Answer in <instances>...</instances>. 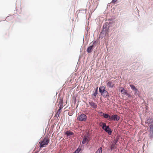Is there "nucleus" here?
I'll return each mask as SVG.
<instances>
[{
    "label": "nucleus",
    "instance_id": "nucleus-1",
    "mask_svg": "<svg viewBox=\"0 0 153 153\" xmlns=\"http://www.w3.org/2000/svg\"><path fill=\"white\" fill-rule=\"evenodd\" d=\"M99 91L101 95L104 97L106 98L108 96V92L107 91L105 90V88L104 86H100L99 88Z\"/></svg>",
    "mask_w": 153,
    "mask_h": 153
},
{
    "label": "nucleus",
    "instance_id": "nucleus-2",
    "mask_svg": "<svg viewBox=\"0 0 153 153\" xmlns=\"http://www.w3.org/2000/svg\"><path fill=\"white\" fill-rule=\"evenodd\" d=\"M49 141L48 138L45 137L42 140H41L39 142V143L40 144V148L44 147L45 145L48 144Z\"/></svg>",
    "mask_w": 153,
    "mask_h": 153
},
{
    "label": "nucleus",
    "instance_id": "nucleus-3",
    "mask_svg": "<svg viewBox=\"0 0 153 153\" xmlns=\"http://www.w3.org/2000/svg\"><path fill=\"white\" fill-rule=\"evenodd\" d=\"M101 126H102V129L108 133L109 135H111V131L108 126H106V124L104 123H102L100 125Z\"/></svg>",
    "mask_w": 153,
    "mask_h": 153
},
{
    "label": "nucleus",
    "instance_id": "nucleus-4",
    "mask_svg": "<svg viewBox=\"0 0 153 153\" xmlns=\"http://www.w3.org/2000/svg\"><path fill=\"white\" fill-rule=\"evenodd\" d=\"M87 118V116L84 114L79 115L77 117V120L79 121H85Z\"/></svg>",
    "mask_w": 153,
    "mask_h": 153
},
{
    "label": "nucleus",
    "instance_id": "nucleus-5",
    "mask_svg": "<svg viewBox=\"0 0 153 153\" xmlns=\"http://www.w3.org/2000/svg\"><path fill=\"white\" fill-rule=\"evenodd\" d=\"M90 140V138L88 135L85 134L83 137V140L82 141V144H84L88 142Z\"/></svg>",
    "mask_w": 153,
    "mask_h": 153
},
{
    "label": "nucleus",
    "instance_id": "nucleus-6",
    "mask_svg": "<svg viewBox=\"0 0 153 153\" xmlns=\"http://www.w3.org/2000/svg\"><path fill=\"white\" fill-rule=\"evenodd\" d=\"M120 117L116 114L112 115L110 116V118L109 119V121L116 120L118 121L119 120Z\"/></svg>",
    "mask_w": 153,
    "mask_h": 153
},
{
    "label": "nucleus",
    "instance_id": "nucleus-7",
    "mask_svg": "<svg viewBox=\"0 0 153 153\" xmlns=\"http://www.w3.org/2000/svg\"><path fill=\"white\" fill-rule=\"evenodd\" d=\"M117 140H114L113 142H111V144L110 146V149L111 150L116 148V143H117Z\"/></svg>",
    "mask_w": 153,
    "mask_h": 153
},
{
    "label": "nucleus",
    "instance_id": "nucleus-8",
    "mask_svg": "<svg viewBox=\"0 0 153 153\" xmlns=\"http://www.w3.org/2000/svg\"><path fill=\"white\" fill-rule=\"evenodd\" d=\"M89 104L91 106V107L96 109L97 108V105L96 103L93 101H91L89 102Z\"/></svg>",
    "mask_w": 153,
    "mask_h": 153
},
{
    "label": "nucleus",
    "instance_id": "nucleus-9",
    "mask_svg": "<svg viewBox=\"0 0 153 153\" xmlns=\"http://www.w3.org/2000/svg\"><path fill=\"white\" fill-rule=\"evenodd\" d=\"M108 87L112 88L114 86V84L112 81H109L107 84Z\"/></svg>",
    "mask_w": 153,
    "mask_h": 153
},
{
    "label": "nucleus",
    "instance_id": "nucleus-10",
    "mask_svg": "<svg viewBox=\"0 0 153 153\" xmlns=\"http://www.w3.org/2000/svg\"><path fill=\"white\" fill-rule=\"evenodd\" d=\"M59 105H60V106L58 110H59V111H60L61 110L63 107L62 100L61 99L59 100Z\"/></svg>",
    "mask_w": 153,
    "mask_h": 153
},
{
    "label": "nucleus",
    "instance_id": "nucleus-11",
    "mask_svg": "<svg viewBox=\"0 0 153 153\" xmlns=\"http://www.w3.org/2000/svg\"><path fill=\"white\" fill-rule=\"evenodd\" d=\"M100 113L101 114H103L102 116L104 117L105 118L108 119L109 120V119L110 118V116H109L108 114H104L102 112H100Z\"/></svg>",
    "mask_w": 153,
    "mask_h": 153
},
{
    "label": "nucleus",
    "instance_id": "nucleus-12",
    "mask_svg": "<svg viewBox=\"0 0 153 153\" xmlns=\"http://www.w3.org/2000/svg\"><path fill=\"white\" fill-rule=\"evenodd\" d=\"M93 47V45H92L88 48L87 49V51L88 53H91Z\"/></svg>",
    "mask_w": 153,
    "mask_h": 153
},
{
    "label": "nucleus",
    "instance_id": "nucleus-13",
    "mask_svg": "<svg viewBox=\"0 0 153 153\" xmlns=\"http://www.w3.org/2000/svg\"><path fill=\"white\" fill-rule=\"evenodd\" d=\"M65 134L67 136H69L73 135L74 133L72 131H68L65 132Z\"/></svg>",
    "mask_w": 153,
    "mask_h": 153
},
{
    "label": "nucleus",
    "instance_id": "nucleus-14",
    "mask_svg": "<svg viewBox=\"0 0 153 153\" xmlns=\"http://www.w3.org/2000/svg\"><path fill=\"white\" fill-rule=\"evenodd\" d=\"M108 24L106 23H105L103 25V27L104 29H105V30L106 31L108 29Z\"/></svg>",
    "mask_w": 153,
    "mask_h": 153
},
{
    "label": "nucleus",
    "instance_id": "nucleus-15",
    "mask_svg": "<svg viewBox=\"0 0 153 153\" xmlns=\"http://www.w3.org/2000/svg\"><path fill=\"white\" fill-rule=\"evenodd\" d=\"M122 89L121 90L120 92L122 94H126V92L124 88H121Z\"/></svg>",
    "mask_w": 153,
    "mask_h": 153
},
{
    "label": "nucleus",
    "instance_id": "nucleus-16",
    "mask_svg": "<svg viewBox=\"0 0 153 153\" xmlns=\"http://www.w3.org/2000/svg\"><path fill=\"white\" fill-rule=\"evenodd\" d=\"M61 112V111H59V110H58V111H57L56 113V114L55 115V116L56 117H58L59 114H60V113Z\"/></svg>",
    "mask_w": 153,
    "mask_h": 153
},
{
    "label": "nucleus",
    "instance_id": "nucleus-17",
    "mask_svg": "<svg viewBox=\"0 0 153 153\" xmlns=\"http://www.w3.org/2000/svg\"><path fill=\"white\" fill-rule=\"evenodd\" d=\"M130 86L132 90H135L136 92H137V89L133 85H130Z\"/></svg>",
    "mask_w": 153,
    "mask_h": 153
},
{
    "label": "nucleus",
    "instance_id": "nucleus-18",
    "mask_svg": "<svg viewBox=\"0 0 153 153\" xmlns=\"http://www.w3.org/2000/svg\"><path fill=\"white\" fill-rule=\"evenodd\" d=\"M102 148H99L95 153H102Z\"/></svg>",
    "mask_w": 153,
    "mask_h": 153
},
{
    "label": "nucleus",
    "instance_id": "nucleus-19",
    "mask_svg": "<svg viewBox=\"0 0 153 153\" xmlns=\"http://www.w3.org/2000/svg\"><path fill=\"white\" fill-rule=\"evenodd\" d=\"M98 91H97V89L95 91V92L92 94V95L94 96L95 97H96V96L97 94H98Z\"/></svg>",
    "mask_w": 153,
    "mask_h": 153
},
{
    "label": "nucleus",
    "instance_id": "nucleus-20",
    "mask_svg": "<svg viewBox=\"0 0 153 153\" xmlns=\"http://www.w3.org/2000/svg\"><path fill=\"white\" fill-rule=\"evenodd\" d=\"M81 150V149L79 148L77 149L74 153H79Z\"/></svg>",
    "mask_w": 153,
    "mask_h": 153
},
{
    "label": "nucleus",
    "instance_id": "nucleus-21",
    "mask_svg": "<svg viewBox=\"0 0 153 153\" xmlns=\"http://www.w3.org/2000/svg\"><path fill=\"white\" fill-rule=\"evenodd\" d=\"M96 43H97V42L96 41H94L93 43V45H93V46L94 45L96 44Z\"/></svg>",
    "mask_w": 153,
    "mask_h": 153
},
{
    "label": "nucleus",
    "instance_id": "nucleus-22",
    "mask_svg": "<svg viewBox=\"0 0 153 153\" xmlns=\"http://www.w3.org/2000/svg\"><path fill=\"white\" fill-rule=\"evenodd\" d=\"M150 128L151 129H153V126H152V125H150Z\"/></svg>",
    "mask_w": 153,
    "mask_h": 153
},
{
    "label": "nucleus",
    "instance_id": "nucleus-23",
    "mask_svg": "<svg viewBox=\"0 0 153 153\" xmlns=\"http://www.w3.org/2000/svg\"><path fill=\"white\" fill-rule=\"evenodd\" d=\"M126 94L127 95L128 97H130L131 96L129 94L127 93H126Z\"/></svg>",
    "mask_w": 153,
    "mask_h": 153
},
{
    "label": "nucleus",
    "instance_id": "nucleus-24",
    "mask_svg": "<svg viewBox=\"0 0 153 153\" xmlns=\"http://www.w3.org/2000/svg\"><path fill=\"white\" fill-rule=\"evenodd\" d=\"M114 1V0H113L111 2L112 3H114V2H115V1Z\"/></svg>",
    "mask_w": 153,
    "mask_h": 153
},
{
    "label": "nucleus",
    "instance_id": "nucleus-25",
    "mask_svg": "<svg viewBox=\"0 0 153 153\" xmlns=\"http://www.w3.org/2000/svg\"><path fill=\"white\" fill-rule=\"evenodd\" d=\"M34 153H37L36 152H35Z\"/></svg>",
    "mask_w": 153,
    "mask_h": 153
},
{
    "label": "nucleus",
    "instance_id": "nucleus-26",
    "mask_svg": "<svg viewBox=\"0 0 153 153\" xmlns=\"http://www.w3.org/2000/svg\"><path fill=\"white\" fill-rule=\"evenodd\" d=\"M101 33H102V32H101V33H100V35H101Z\"/></svg>",
    "mask_w": 153,
    "mask_h": 153
}]
</instances>
